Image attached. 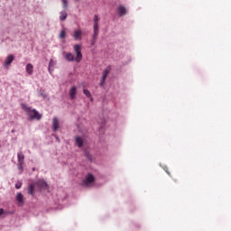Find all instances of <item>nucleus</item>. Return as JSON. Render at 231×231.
<instances>
[{"mask_svg": "<svg viewBox=\"0 0 231 231\" xmlns=\"http://www.w3.org/2000/svg\"><path fill=\"white\" fill-rule=\"evenodd\" d=\"M98 32L99 30L98 29H94V34L92 36V40H91V46H94L97 42V39H98Z\"/></svg>", "mask_w": 231, "mask_h": 231, "instance_id": "9d476101", "label": "nucleus"}, {"mask_svg": "<svg viewBox=\"0 0 231 231\" xmlns=\"http://www.w3.org/2000/svg\"><path fill=\"white\" fill-rule=\"evenodd\" d=\"M127 10L124 5H120L117 7V14L120 15V17H123V15H125Z\"/></svg>", "mask_w": 231, "mask_h": 231, "instance_id": "2eb2a0df", "label": "nucleus"}, {"mask_svg": "<svg viewBox=\"0 0 231 231\" xmlns=\"http://www.w3.org/2000/svg\"><path fill=\"white\" fill-rule=\"evenodd\" d=\"M67 17H68V13H66V9H64L60 13V21H66Z\"/></svg>", "mask_w": 231, "mask_h": 231, "instance_id": "a211bd4d", "label": "nucleus"}, {"mask_svg": "<svg viewBox=\"0 0 231 231\" xmlns=\"http://www.w3.org/2000/svg\"><path fill=\"white\" fill-rule=\"evenodd\" d=\"M74 51L76 53V62H80L82 60V49L79 44L74 45Z\"/></svg>", "mask_w": 231, "mask_h": 231, "instance_id": "20e7f679", "label": "nucleus"}, {"mask_svg": "<svg viewBox=\"0 0 231 231\" xmlns=\"http://www.w3.org/2000/svg\"><path fill=\"white\" fill-rule=\"evenodd\" d=\"M4 212H5V209L0 208V216H3Z\"/></svg>", "mask_w": 231, "mask_h": 231, "instance_id": "a878e982", "label": "nucleus"}, {"mask_svg": "<svg viewBox=\"0 0 231 231\" xmlns=\"http://www.w3.org/2000/svg\"><path fill=\"white\" fill-rule=\"evenodd\" d=\"M60 124H59V119L57 117H54L52 119V131L55 133L59 131Z\"/></svg>", "mask_w": 231, "mask_h": 231, "instance_id": "1a4fd4ad", "label": "nucleus"}, {"mask_svg": "<svg viewBox=\"0 0 231 231\" xmlns=\"http://www.w3.org/2000/svg\"><path fill=\"white\" fill-rule=\"evenodd\" d=\"M15 199H16L18 205H20V206L24 205V196L23 195V193L18 192L16 194Z\"/></svg>", "mask_w": 231, "mask_h": 231, "instance_id": "423d86ee", "label": "nucleus"}, {"mask_svg": "<svg viewBox=\"0 0 231 231\" xmlns=\"http://www.w3.org/2000/svg\"><path fill=\"white\" fill-rule=\"evenodd\" d=\"M98 21H100V18H98V16L95 14L94 15V30H99Z\"/></svg>", "mask_w": 231, "mask_h": 231, "instance_id": "6ab92c4d", "label": "nucleus"}, {"mask_svg": "<svg viewBox=\"0 0 231 231\" xmlns=\"http://www.w3.org/2000/svg\"><path fill=\"white\" fill-rule=\"evenodd\" d=\"M28 194H30L31 196H33V184H30L28 186Z\"/></svg>", "mask_w": 231, "mask_h": 231, "instance_id": "4be33fe9", "label": "nucleus"}, {"mask_svg": "<svg viewBox=\"0 0 231 231\" xmlns=\"http://www.w3.org/2000/svg\"><path fill=\"white\" fill-rule=\"evenodd\" d=\"M164 171L167 172V174H171V172H169V171L167 170V167L164 168Z\"/></svg>", "mask_w": 231, "mask_h": 231, "instance_id": "cd10ccee", "label": "nucleus"}, {"mask_svg": "<svg viewBox=\"0 0 231 231\" xmlns=\"http://www.w3.org/2000/svg\"><path fill=\"white\" fill-rule=\"evenodd\" d=\"M69 95L70 100H75L76 95H77V87L75 86L71 87L69 89Z\"/></svg>", "mask_w": 231, "mask_h": 231, "instance_id": "0eeeda50", "label": "nucleus"}, {"mask_svg": "<svg viewBox=\"0 0 231 231\" xmlns=\"http://www.w3.org/2000/svg\"><path fill=\"white\" fill-rule=\"evenodd\" d=\"M76 145L80 149L84 145V139L80 136L75 137Z\"/></svg>", "mask_w": 231, "mask_h": 231, "instance_id": "ddd939ff", "label": "nucleus"}, {"mask_svg": "<svg viewBox=\"0 0 231 231\" xmlns=\"http://www.w3.org/2000/svg\"><path fill=\"white\" fill-rule=\"evenodd\" d=\"M17 167H18V171H21V172H23V171H24V168L23 165H24V153H23V152H19L17 153Z\"/></svg>", "mask_w": 231, "mask_h": 231, "instance_id": "7ed1b4c3", "label": "nucleus"}, {"mask_svg": "<svg viewBox=\"0 0 231 231\" xmlns=\"http://www.w3.org/2000/svg\"><path fill=\"white\" fill-rule=\"evenodd\" d=\"M64 37H66V31L62 30L60 32V39H64Z\"/></svg>", "mask_w": 231, "mask_h": 231, "instance_id": "b1692460", "label": "nucleus"}, {"mask_svg": "<svg viewBox=\"0 0 231 231\" xmlns=\"http://www.w3.org/2000/svg\"><path fill=\"white\" fill-rule=\"evenodd\" d=\"M56 64H57V61H55L53 59L50 60L49 66H48V70L51 74L53 71V68H55Z\"/></svg>", "mask_w": 231, "mask_h": 231, "instance_id": "dca6fc26", "label": "nucleus"}, {"mask_svg": "<svg viewBox=\"0 0 231 231\" xmlns=\"http://www.w3.org/2000/svg\"><path fill=\"white\" fill-rule=\"evenodd\" d=\"M41 97H43V98H46V95L41 93Z\"/></svg>", "mask_w": 231, "mask_h": 231, "instance_id": "c85d7f7f", "label": "nucleus"}, {"mask_svg": "<svg viewBox=\"0 0 231 231\" xmlns=\"http://www.w3.org/2000/svg\"><path fill=\"white\" fill-rule=\"evenodd\" d=\"M86 158L88 159V162H93V156H91L90 152L88 151H85L84 152Z\"/></svg>", "mask_w": 231, "mask_h": 231, "instance_id": "412c9836", "label": "nucleus"}, {"mask_svg": "<svg viewBox=\"0 0 231 231\" xmlns=\"http://www.w3.org/2000/svg\"><path fill=\"white\" fill-rule=\"evenodd\" d=\"M54 136H55L57 142H60V139H59V136H57V135H54Z\"/></svg>", "mask_w": 231, "mask_h": 231, "instance_id": "bb28decb", "label": "nucleus"}, {"mask_svg": "<svg viewBox=\"0 0 231 231\" xmlns=\"http://www.w3.org/2000/svg\"><path fill=\"white\" fill-rule=\"evenodd\" d=\"M103 127H104V125H101V127L99 128V131H102Z\"/></svg>", "mask_w": 231, "mask_h": 231, "instance_id": "c756f323", "label": "nucleus"}, {"mask_svg": "<svg viewBox=\"0 0 231 231\" xmlns=\"http://www.w3.org/2000/svg\"><path fill=\"white\" fill-rule=\"evenodd\" d=\"M21 107L23 109V111H25L28 116H30V120H41V118H42V115H41L39 111L36 109H32V107L26 106V104L22 103Z\"/></svg>", "mask_w": 231, "mask_h": 231, "instance_id": "f257e3e1", "label": "nucleus"}, {"mask_svg": "<svg viewBox=\"0 0 231 231\" xmlns=\"http://www.w3.org/2000/svg\"><path fill=\"white\" fill-rule=\"evenodd\" d=\"M109 73H111V67H107L104 71H103V76L101 78L99 86H104V84H106V79H107V75H109Z\"/></svg>", "mask_w": 231, "mask_h": 231, "instance_id": "39448f33", "label": "nucleus"}, {"mask_svg": "<svg viewBox=\"0 0 231 231\" xmlns=\"http://www.w3.org/2000/svg\"><path fill=\"white\" fill-rule=\"evenodd\" d=\"M14 55L12 54H9L5 60V62H4V66H10V64H12V62H14Z\"/></svg>", "mask_w": 231, "mask_h": 231, "instance_id": "9b49d317", "label": "nucleus"}, {"mask_svg": "<svg viewBox=\"0 0 231 231\" xmlns=\"http://www.w3.org/2000/svg\"><path fill=\"white\" fill-rule=\"evenodd\" d=\"M73 37L75 41H82V31L80 30L74 31Z\"/></svg>", "mask_w": 231, "mask_h": 231, "instance_id": "f8f14e48", "label": "nucleus"}, {"mask_svg": "<svg viewBox=\"0 0 231 231\" xmlns=\"http://www.w3.org/2000/svg\"><path fill=\"white\" fill-rule=\"evenodd\" d=\"M21 187H23V183L22 182H17L15 184V189H21Z\"/></svg>", "mask_w": 231, "mask_h": 231, "instance_id": "393cba45", "label": "nucleus"}, {"mask_svg": "<svg viewBox=\"0 0 231 231\" xmlns=\"http://www.w3.org/2000/svg\"><path fill=\"white\" fill-rule=\"evenodd\" d=\"M83 93L85 96H87V98L90 99V102H93V97L91 96V92L85 88L83 89Z\"/></svg>", "mask_w": 231, "mask_h": 231, "instance_id": "aec40b11", "label": "nucleus"}, {"mask_svg": "<svg viewBox=\"0 0 231 231\" xmlns=\"http://www.w3.org/2000/svg\"><path fill=\"white\" fill-rule=\"evenodd\" d=\"M36 185H38L40 189H48V182H46L44 180H39L36 182Z\"/></svg>", "mask_w": 231, "mask_h": 231, "instance_id": "4468645a", "label": "nucleus"}, {"mask_svg": "<svg viewBox=\"0 0 231 231\" xmlns=\"http://www.w3.org/2000/svg\"><path fill=\"white\" fill-rule=\"evenodd\" d=\"M63 10H68V0H61Z\"/></svg>", "mask_w": 231, "mask_h": 231, "instance_id": "5701e85b", "label": "nucleus"}, {"mask_svg": "<svg viewBox=\"0 0 231 231\" xmlns=\"http://www.w3.org/2000/svg\"><path fill=\"white\" fill-rule=\"evenodd\" d=\"M63 57L66 60H69V62H73V60H75V56L71 52H64Z\"/></svg>", "mask_w": 231, "mask_h": 231, "instance_id": "6e6552de", "label": "nucleus"}, {"mask_svg": "<svg viewBox=\"0 0 231 231\" xmlns=\"http://www.w3.org/2000/svg\"><path fill=\"white\" fill-rule=\"evenodd\" d=\"M25 71L28 75H33V65L32 63H28L25 67Z\"/></svg>", "mask_w": 231, "mask_h": 231, "instance_id": "f3484780", "label": "nucleus"}, {"mask_svg": "<svg viewBox=\"0 0 231 231\" xmlns=\"http://www.w3.org/2000/svg\"><path fill=\"white\" fill-rule=\"evenodd\" d=\"M95 184V176L91 173H88L82 181L83 187H93Z\"/></svg>", "mask_w": 231, "mask_h": 231, "instance_id": "f03ea898", "label": "nucleus"}]
</instances>
